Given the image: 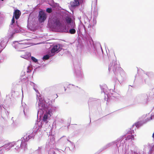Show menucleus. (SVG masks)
<instances>
[{"label":"nucleus","instance_id":"nucleus-16","mask_svg":"<svg viewBox=\"0 0 154 154\" xmlns=\"http://www.w3.org/2000/svg\"><path fill=\"white\" fill-rule=\"evenodd\" d=\"M85 0H74V1L71 2L70 5L71 7L74 8L79 5L80 4L83 3Z\"/></svg>","mask_w":154,"mask_h":154},{"label":"nucleus","instance_id":"nucleus-45","mask_svg":"<svg viewBox=\"0 0 154 154\" xmlns=\"http://www.w3.org/2000/svg\"><path fill=\"white\" fill-rule=\"evenodd\" d=\"M152 90L153 92H154V88H153V89H152Z\"/></svg>","mask_w":154,"mask_h":154},{"label":"nucleus","instance_id":"nucleus-34","mask_svg":"<svg viewBox=\"0 0 154 154\" xmlns=\"http://www.w3.org/2000/svg\"><path fill=\"white\" fill-rule=\"evenodd\" d=\"M4 59V58L3 56H2V57L0 58V63H1L2 62Z\"/></svg>","mask_w":154,"mask_h":154},{"label":"nucleus","instance_id":"nucleus-24","mask_svg":"<svg viewBox=\"0 0 154 154\" xmlns=\"http://www.w3.org/2000/svg\"><path fill=\"white\" fill-rule=\"evenodd\" d=\"M66 21L68 25L70 26L72 25V23H74L73 22H72L71 20L69 17H67L66 18Z\"/></svg>","mask_w":154,"mask_h":154},{"label":"nucleus","instance_id":"nucleus-8","mask_svg":"<svg viewBox=\"0 0 154 154\" xmlns=\"http://www.w3.org/2000/svg\"><path fill=\"white\" fill-rule=\"evenodd\" d=\"M121 69V68L119 66V65L116 64V61L115 60L112 61V63H110L109 65V71L112 70L115 75L117 74L119 70Z\"/></svg>","mask_w":154,"mask_h":154},{"label":"nucleus","instance_id":"nucleus-4","mask_svg":"<svg viewBox=\"0 0 154 154\" xmlns=\"http://www.w3.org/2000/svg\"><path fill=\"white\" fill-rule=\"evenodd\" d=\"M21 15L20 11L16 9L15 10L14 12L13 16L11 20V22L10 27L13 29L14 31L18 33L20 31L21 28L20 26L18 25L17 22L16 21L15 23V20L14 18L16 20L18 19Z\"/></svg>","mask_w":154,"mask_h":154},{"label":"nucleus","instance_id":"nucleus-38","mask_svg":"<svg viewBox=\"0 0 154 154\" xmlns=\"http://www.w3.org/2000/svg\"><path fill=\"white\" fill-rule=\"evenodd\" d=\"M22 113H23V115L25 117H26V113H25V111H24V109H23V112Z\"/></svg>","mask_w":154,"mask_h":154},{"label":"nucleus","instance_id":"nucleus-9","mask_svg":"<svg viewBox=\"0 0 154 154\" xmlns=\"http://www.w3.org/2000/svg\"><path fill=\"white\" fill-rule=\"evenodd\" d=\"M100 88L101 90V92H103L105 94L104 99L105 100H107L106 101H107L108 99H109L110 97L109 91H111L112 90H108L107 87L105 85H104L102 86H100Z\"/></svg>","mask_w":154,"mask_h":154},{"label":"nucleus","instance_id":"nucleus-15","mask_svg":"<svg viewBox=\"0 0 154 154\" xmlns=\"http://www.w3.org/2000/svg\"><path fill=\"white\" fill-rule=\"evenodd\" d=\"M47 17L46 14L44 11H41L39 12L38 19L41 23L44 22Z\"/></svg>","mask_w":154,"mask_h":154},{"label":"nucleus","instance_id":"nucleus-3","mask_svg":"<svg viewBox=\"0 0 154 154\" xmlns=\"http://www.w3.org/2000/svg\"><path fill=\"white\" fill-rule=\"evenodd\" d=\"M34 134H30V133L27 134L26 135L24 136L23 137L21 138V140H19L16 143L14 142H13L11 143H9L6 144L4 146V148L7 149L10 148L14 146V145L16 146L15 149L17 150L22 149L25 151L27 149V142L28 141L29 139L34 138Z\"/></svg>","mask_w":154,"mask_h":154},{"label":"nucleus","instance_id":"nucleus-29","mask_svg":"<svg viewBox=\"0 0 154 154\" xmlns=\"http://www.w3.org/2000/svg\"><path fill=\"white\" fill-rule=\"evenodd\" d=\"M125 141L123 139L121 141V143L120 144V146H123V144L125 143Z\"/></svg>","mask_w":154,"mask_h":154},{"label":"nucleus","instance_id":"nucleus-19","mask_svg":"<svg viewBox=\"0 0 154 154\" xmlns=\"http://www.w3.org/2000/svg\"><path fill=\"white\" fill-rule=\"evenodd\" d=\"M84 30L85 31V26L83 24H80L79 25V26L78 28V32H80L81 31Z\"/></svg>","mask_w":154,"mask_h":154},{"label":"nucleus","instance_id":"nucleus-26","mask_svg":"<svg viewBox=\"0 0 154 154\" xmlns=\"http://www.w3.org/2000/svg\"><path fill=\"white\" fill-rule=\"evenodd\" d=\"M30 18L29 17L28 20V24L27 25V27L29 29H31L32 28V26L30 24Z\"/></svg>","mask_w":154,"mask_h":154},{"label":"nucleus","instance_id":"nucleus-35","mask_svg":"<svg viewBox=\"0 0 154 154\" xmlns=\"http://www.w3.org/2000/svg\"><path fill=\"white\" fill-rule=\"evenodd\" d=\"M142 96L143 97H144V98L145 99H146L147 97V95L146 94H143L142 95Z\"/></svg>","mask_w":154,"mask_h":154},{"label":"nucleus","instance_id":"nucleus-13","mask_svg":"<svg viewBox=\"0 0 154 154\" xmlns=\"http://www.w3.org/2000/svg\"><path fill=\"white\" fill-rule=\"evenodd\" d=\"M55 138L54 135L50 136V141L47 142L46 145V148H48L50 147H55Z\"/></svg>","mask_w":154,"mask_h":154},{"label":"nucleus","instance_id":"nucleus-31","mask_svg":"<svg viewBox=\"0 0 154 154\" xmlns=\"http://www.w3.org/2000/svg\"><path fill=\"white\" fill-rule=\"evenodd\" d=\"M28 57H27L26 56H24V57H23L25 59H27L28 58H29V56H31V54L30 53H28Z\"/></svg>","mask_w":154,"mask_h":154},{"label":"nucleus","instance_id":"nucleus-30","mask_svg":"<svg viewBox=\"0 0 154 154\" xmlns=\"http://www.w3.org/2000/svg\"><path fill=\"white\" fill-rule=\"evenodd\" d=\"M30 85L33 87V88H34L35 86V87H36V85L33 82H31L30 83Z\"/></svg>","mask_w":154,"mask_h":154},{"label":"nucleus","instance_id":"nucleus-23","mask_svg":"<svg viewBox=\"0 0 154 154\" xmlns=\"http://www.w3.org/2000/svg\"><path fill=\"white\" fill-rule=\"evenodd\" d=\"M126 137L125 140H129L130 139L133 140L134 138V136L133 135L131 134H128L127 135Z\"/></svg>","mask_w":154,"mask_h":154},{"label":"nucleus","instance_id":"nucleus-47","mask_svg":"<svg viewBox=\"0 0 154 154\" xmlns=\"http://www.w3.org/2000/svg\"><path fill=\"white\" fill-rule=\"evenodd\" d=\"M2 141L1 140H0V143H1L2 142Z\"/></svg>","mask_w":154,"mask_h":154},{"label":"nucleus","instance_id":"nucleus-32","mask_svg":"<svg viewBox=\"0 0 154 154\" xmlns=\"http://www.w3.org/2000/svg\"><path fill=\"white\" fill-rule=\"evenodd\" d=\"M77 49L78 50H79V48L80 49H82V46H81L80 45H78L77 46Z\"/></svg>","mask_w":154,"mask_h":154},{"label":"nucleus","instance_id":"nucleus-20","mask_svg":"<svg viewBox=\"0 0 154 154\" xmlns=\"http://www.w3.org/2000/svg\"><path fill=\"white\" fill-rule=\"evenodd\" d=\"M118 140H117L113 141L112 142H111L110 143H107V144L108 146L109 147L113 145H114L115 146H116L118 147Z\"/></svg>","mask_w":154,"mask_h":154},{"label":"nucleus","instance_id":"nucleus-17","mask_svg":"<svg viewBox=\"0 0 154 154\" xmlns=\"http://www.w3.org/2000/svg\"><path fill=\"white\" fill-rule=\"evenodd\" d=\"M121 75L119 77L118 81L119 82L120 84H121L126 79V77L124 73L123 72L122 74H120Z\"/></svg>","mask_w":154,"mask_h":154},{"label":"nucleus","instance_id":"nucleus-36","mask_svg":"<svg viewBox=\"0 0 154 154\" xmlns=\"http://www.w3.org/2000/svg\"><path fill=\"white\" fill-rule=\"evenodd\" d=\"M31 70L30 69H29V67L28 66L27 67V72H31Z\"/></svg>","mask_w":154,"mask_h":154},{"label":"nucleus","instance_id":"nucleus-39","mask_svg":"<svg viewBox=\"0 0 154 154\" xmlns=\"http://www.w3.org/2000/svg\"><path fill=\"white\" fill-rule=\"evenodd\" d=\"M143 77H147V74H144V75L143 76Z\"/></svg>","mask_w":154,"mask_h":154},{"label":"nucleus","instance_id":"nucleus-21","mask_svg":"<svg viewBox=\"0 0 154 154\" xmlns=\"http://www.w3.org/2000/svg\"><path fill=\"white\" fill-rule=\"evenodd\" d=\"M36 87H35L34 86V88H33V89L35 90V92L37 93L36 94L37 99V101H38V103L39 101V99H42L43 100H44L43 98L41 97V96L40 95V94L38 92V90L37 89Z\"/></svg>","mask_w":154,"mask_h":154},{"label":"nucleus","instance_id":"nucleus-6","mask_svg":"<svg viewBox=\"0 0 154 154\" xmlns=\"http://www.w3.org/2000/svg\"><path fill=\"white\" fill-rule=\"evenodd\" d=\"M61 47L60 45H57L54 46L51 50V52L43 56L42 59L45 61L49 59V58L54 56L55 52H58L60 51Z\"/></svg>","mask_w":154,"mask_h":154},{"label":"nucleus","instance_id":"nucleus-33","mask_svg":"<svg viewBox=\"0 0 154 154\" xmlns=\"http://www.w3.org/2000/svg\"><path fill=\"white\" fill-rule=\"evenodd\" d=\"M153 150V148H152L149 149V154H151L152 153V151Z\"/></svg>","mask_w":154,"mask_h":154},{"label":"nucleus","instance_id":"nucleus-22","mask_svg":"<svg viewBox=\"0 0 154 154\" xmlns=\"http://www.w3.org/2000/svg\"><path fill=\"white\" fill-rule=\"evenodd\" d=\"M54 148V147H52L51 146L47 148L48 149L50 148V149L48 151V154H56L55 153Z\"/></svg>","mask_w":154,"mask_h":154},{"label":"nucleus","instance_id":"nucleus-48","mask_svg":"<svg viewBox=\"0 0 154 154\" xmlns=\"http://www.w3.org/2000/svg\"><path fill=\"white\" fill-rule=\"evenodd\" d=\"M64 88H65V91H66V89L65 87H64Z\"/></svg>","mask_w":154,"mask_h":154},{"label":"nucleus","instance_id":"nucleus-42","mask_svg":"<svg viewBox=\"0 0 154 154\" xmlns=\"http://www.w3.org/2000/svg\"><path fill=\"white\" fill-rule=\"evenodd\" d=\"M67 140H68L69 142L70 143H72L69 140L67 139Z\"/></svg>","mask_w":154,"mask_h":154},{"label":"nucleus","instance_id":"nucleus-7","mask_svg":"<svg viewBox=\"0 0 154 154\" xmlns=\"http://www.w3.org/2000/svg\"><path fill=\"white\" fill-rule=\"evenodd\" d=\"M73 65L74 66V72L77 78H82L83 77V75L81 70L80 65L79 61L77 60L73 61Z\"/></svg>","mask_w":154,"mask_h":154},{"label":"nucleus","instance_id":"nucleus-40","mask_svg":"<svg viewBox=\"0 0 154 154\" xmlns=\"http://www.w3.org/2000/svg\"><path fill=\"white\" fill-rule=\"evenodd\" d=\"M13 119V118L12 117V118L11 119V120H12L13 122V123H12V124H13V123H14V121Z\"/></svg>","mask_w":154,"mask_h":154},{"label":"nucleus","instance_id":"nucleus-28","mask_svg":"<svg viewBox=\"0 0 154 154\" xmlns=\"http://www.w3.org/2000/svg\"><path fill=\"white\" fill-rule=\"evenodd\" d=\"M46 11L48 13H51L52 12V9L51 8H48L46 9Z\"/></svg>","mask_w":154,"mask_h":154},{"label":"nucleus","instance_id":"nucleus-41","mask_svg":"<svg viewBox=\"0 0 154 154\" xmlns=\"http://www.w3.org/2000/svg\"><path fill=\"white\" fill-rule=\"evenodd\" d=\"M145 117V115H143V116H142V118H144Z\"/></svg>","mask_w":154,"mask_h":154},{"label":"nucleus","instance_id":"nucleus-25","mask_svg":"<svg viewBox=\"0 0 154 154\" xmlns=\"http://www.w3.org/2000/svg\"><path fill=\"white\" fill-rule=\"evenodd\" d=\"M109 148L107 144H106L105 146H103V147H102L100 150L99 151L100 152H101L103 151L107 148Z\"/></svg>","mask_w":154,"mask_h":154},{"label":"nucleus","instance_id":"nucleus-44","mask_svg":"<svg viewBox=\"0 0 154 154\" xmlns=\"http://www.w3.org/2000/svg\"><path fill=\"white\" fill-rule=\"evenodd\" d=\"M152 137H153V138H154V133H153V134H152Z\"/></svg>","mask_w":154,"mask_h":154},{"label":"nucleus","instance_id":"nucleus-5","mask_svg":"<svg viewBox=\"0 0 154 154\" xmlns=\"http://www.w3.org/2000/svg\"><path fill=\"white\" fill-rule=\"evenodd\" d=\"M154 119V113H152L151 114V116L149 119L147 118L145 120L141 121H139L135 123L134 125L132 126V128L130 129V130L128 132V133L129 134H133L134 133V131L133 129L134 128V129H135V127L137 128H138L140 126H141L143 124H145L149 121L152 120V119Z\"/></svg>","mask_w":154,"mask_h":154},{"label":"nucleus","instance_id":"nucleus-46","mask_svg":"<svg viewBox=\"0 0 154 154\" xmlns=\"http://www.w3.org/2000/svg\"><path fill=\"white\" fill-rule=\"evenodd\" d=\"M144 79V81H145V82H146V79L144 78H143Z\"/></svg>","mask_w":154,"mask_h":154},{"label":"nucleus","instance_id":"nucleus-1","mask_svg":"<svg viewBox=\"0 0 154 154\" xmlns=\"http://www.w3.org/2000/svg\"><path fill=\"white\" fill-rule=\"evenodd\" d=\"M37 107L38 109L37 117H38L39 115L40 117L43 114H44V116L42 122H38L37 123L36 122L33 128L32 132L31 131L29 133L30 134H34V137L37 132L40 131V129L45 131V129L43 128L45 127V125L46 126L45 127L48 126V120L57 109V107L54 106H52L50 108L45 101L42 99H39L38 106Z\"/></svg>","mask_w":154,"mask_h":154},{"label":"nucleus","instance_id":"nucleus-37","mask_svg":"<svg viewBox=\"0 0 154 154\" xmlns=\"http://www.w3.org/2000/svg\"><path fill=\"white\" fill-rule=\"evenodd\" d=\"M14 34V33H13L12 34H11L10 36L9 37V38H12L13 37V35Z\"/></svg>","mask_w":154,"mask_h":154},{"label":"nucleus","instance_id":"nucleus-11","mask_svg":"<svg viewBox=\"0 0 154 154\" xmlns=\"http://www.w3.org/2000/svg\"><path fill=\"white\" fill-rule=\"evenodd\" d=\"M8 115V112L6 109L3 106L2 104L0 103V116L4 119L6 117H7Z\"/></svg>","mask_w":154,"mask_h":154},{"label":"nucleus","instance_id":"nucleus-14","mask_svg":"<svg viewBox=\"0 0 154 154\" xmlns=\"http://www.w3.org/2000/svg\"><path fill=\"white\" fill-rule=\"evenodd\" d=\"M8 41L7 38H5L1 39V42L0 43V53L5 48Z\"/></svg>","mask_w":154,"mask_h":154},{"label":"nucleus","instance_id":"nucleus-27","mask_svg":"<svg viewBox=\"0 0 154 154\" xmlns=\"http://www.w3.org/2000/svg\"><path fill=\"white\" fill-rule=\"evenodd\" d=\"M31 60L34 62L37 63L38 62V60L33 57H31Z\"/></svg>","mask_w":154,"mask_h":154},{"label":"nucleus","instance_id":"nucleus-12","mask_svg":"<svg viewBox=\"0 0 154 154\" xmlns=\"http://www.w3.org/2000/svg\"><path fill=\"white\" fill-rule=\"evenodd\" d=\"M12 45L18 51H22L20 50V49L25 48L23 44L21 43H19L17 41L14 42L12 44Z\"/></svg>","mask_w":154,"mask_h":154},{"label":"nucleus","instance_id":"nucleus-18","mask_svg":"<svg viewBox=\"0 0 154 154\" xmlns=\"http://www.w3.org/2000/svg\"><path fill=\"white\" fill-rule=\"evenodd\" d=\"M44 150L42 146L39 147L38 149L35 150V154H44Z\"/></svg>","mask_w":154,"mask_h":154},{"label":"nucleus","instance_id":"nucleus-43","mask_svg":"<svg viewBox=\"0 0 154 154\" xmlns=\"http://www.w3.org/2000/svg\"><path fill=\"white\" fill-rule=\"evenodd\" d=\"M2 150H0V154H2Z\"/></svg>","mask_w":154,"mask_h":154},{"label":"nucleus","instance_id":"nucleus-10","mask_svg":"<svg viewBox=\"0 0 154 154\" xmlns=\"http://www.w3.org/2000/svg\"><path fill=\"white\" fill-rule=\"evenodd\" d=\"M89 42L90 43L89 44L88 43V48L90 49H91V51H89V53L91 56L93 57H96L97 56V49L93 47L92 44H91L90 41H89Z\"/></svg>","mask_w":154,"mask_h":154},{"label":"nucleus","instance_id":"nucleus-49","mask_svg":"<svg viewBox=\"0 0 154 154\" xmlns=\"http://www.w3.org/2000/svg\"><path fill=\"white\" fill-rule=\"evenodd\" d=\"M4 1V0H1V1Z\"/></svg>","mask_w":154,"mask_h":154},{"label":"nucleus","instance_id":"nucleus-2","mask_svg":"<svg viewBox=\"0 0 154 154\" xmlns=\"http://www.w3.org/2000/svg\"><path fill=\"white\" fill-rule=\"evenodd\" d=\"M48 26L53 30L60 32H67L71 34H74L75 32V23H72L71 28L69 30L67 29L66 26L63 25L58 17L54 16L52 18L49 19Z\"/></svg>","mask_w":154,"mask_h":154}]
</instances>
